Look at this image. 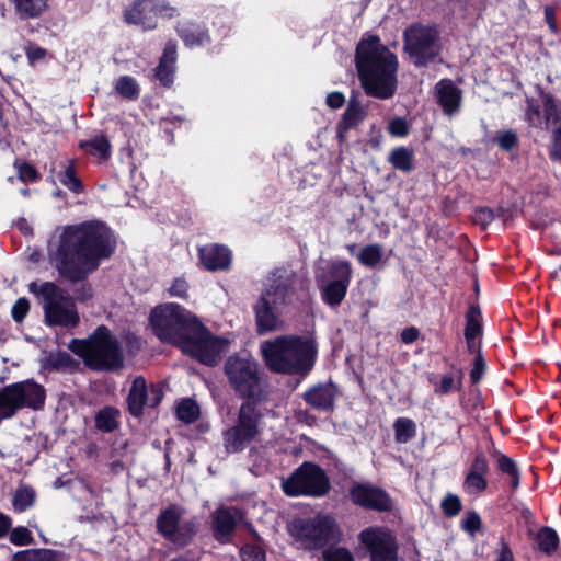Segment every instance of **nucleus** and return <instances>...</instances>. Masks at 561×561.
Returning a JSON list of instances; mask_svg holds the SVG:
<instances>
[{
    "label": "nucleus",
    "instance_id": "obj_5",
    "mask_svg": "<svg viewBox=\"0 0 561 561\" xmlns=\"http://www.w3.org/2000/svg\"><path fill=\"white\" fill-rule=\"evenodd\" d=\"M201 320L176 302L156 306L149 314L153 334L162 342L179 347Z\"/></svg>",
    "mask_w": 561,
    "mask_h": 561
},
{
    "label": "nucleus",
    "instance_id": "obj_6",
    "mask_svg": "<svg viewBox=\"0 0 561 561\" xmlns=\"http://www.w3.org/2000/svg\"><path fill=\"white\" fill-rule=\"evenodd\" d=\"M30 291L41 296L47 324L66 328L78 324L79 314L73 299L54 283H31Z\"/></svg>",
    "mask_w": 561,
    "mask_h": 561
},
{
    "label": "nucleus",
    "instance_id": "obj_23",
    "mask_svg": "<svg viewBox=\"0 0 561 561\" xmlns=\"http://www.w3.org/2000/svg\"><path fill=\"white\" fill-rule=\"evenodd\" d=\"M202 265L207 271H227L231 265V251L222 244H207L198 249Z\"/></svg>",
    "mask_w": 561,
    "mask_h": 561
},
{
    "label": "nucleus",
    "instance_id": "obj_2",
    "mask_svg": "<svg viewBox=\"0 0 561 561\" xmlns=\"http://www.w3.org/2000/svg\"><path fill=\"white\" fill-rule=\"evenodd\" d=\"M105 226L87 221L66 226L59 241L50 250V257L59 274L70 280H80L100 264L104 252Z\"/></svg>",
    "mask_w": 561,
    "mask_h": 561
},
{
    "label": "nucleus",
    "instance_id": "obj_35",
    "mask_svg": "<svg viewBox=\"0 0 561 561\" xmlns=\"http://www.w3.org/2000/svg\"><path fill=\"white\" fill-rule=\"evenodd\" d=\"M535 89L543 102V116L546 122H561V110L559 108L554 96L551 93L546 92L540 84H537Z\"/></svg>",
    "mask_w": 561,
    "mask_h": 561
},
{
    "label": "nucleus",
    "instance_id": "obj_50",
    "mask_svg": "<svg viewBox=\"0 0 561 561\" xmlns=\"http://www.w3.org/2000/svg\"><path fill=\"white\" fill-rule=\"evenodd\" d=\"M460 527L463 531L474 535L482 527L481 516L476 511L467 512L461 520Z\"/></svg>",
    "mask_w": 561,
    "mask_h": 561
},
{
    "label": "nucleus",
    "instance_id": "obj_58",
    "mask_svg": "<svg viewBox=\"0 0 561 561\" xmlns=\"http://www.w3.org/2000/svg\"><path fill=\"white\" fill-rule=\"evenodd\" d=\"M10 541L16 546L31 545L33 537L27 528L16 527L11 531Z\"/></svg>",
    "mask_w": 561,
    "mask_h": 561
},
{
    "label": "nucleus",
    "instance_id": "obj_47",
    "mask_svg": "<svg viewBox=\"0 0 561 561\" xmlns=\"http://www.w3.org/2000/svg\"><path fill=\"white\" fill-rule=\"evenodd\" d=\"M440 508L445 516L455 517L462 510V503L458 495L448 493L440 503Z\"/></svg>",
    "mask_w": 561,
    "mask_h": 561
},
{
    "label": "nucleus",
    "instance_id": "obj_43",
    "mask_svg": "<svg viewBox=\"0 0 561 561\" xmlns=\"http://www.w3.org/2000/svg\"><path fill=\"white\" fill-rule=\"evenodd\" d=\"M13 561H54V554L48 549H28L16 552Z\"/></svg>",
    "mask_w": 561,
    "mask_h": 561
},
{
    "label": "nucleus",
    "instance_id": "obj_37",
    "mask_svg": "<svg viewBox=\"0 0 561 561\" xmlns=\"http://www.w3.org/2000/svg\"><path fill=\"white\" fill-rule=\"evenodd\" d=\"M176 417L185 423L192 424L198 420L201 415L199 405L194 399L185 398L182 399L176 405Z\"/></svg>",
    "mask_w": 561,
    "mask_h": 561
},
{
    "label": "nucleus",
    "instance_id": "obj_26",
    "mask_svg": "<svg viewBox=\"0 0 561 561\" xmlns=\"http://www.w3.org/2000/svg\"><path fill=\"white\" fill-rule=\"evenodd\" d=\"M237 527V519L231 513V508L220 506L213 513L214 537L221 543L229 542L230 537Z\"/></svg>",
    "mask_w": 561,
    "mask_h": 561
},
{
    "label": "nucleus",
    "instance_id": "obj_21",
    "mask_svg": "<svg viewBox=\"0 0 561 561\" xmlns=\"http://www.w3.org/2000/svg\"><path fill=\"white\" fill-rule=\"evenodd\" d=\"M337 393V387L329 380L310 387L302 393V399L316 411L331 412L335 407Z\"/></svg>",
    "mask_w": 561,
    "mask_h": 561
},
{
    "label": "nucleus",
    "instance_id": "obj_48",
    "mask_svg": "<svg viewBox=\"0 0 561 561\" xmlns=\"http://www.w3.org/2000/svg\"><path fill=\"white\" fill-rule=\"evenodd\" d=\"M494 210L490 207H477L472 215V221L474 225L480 226L482 230H486L491 222L494 220Z\"/></svg>",
    "mask_w": 561,
    "mask_h": 561
},
{
    "label": "nucleus",
    "instance_id": "obj_8",
    "mask_svg": "<svg viewBox=\"0 0 561 561\" xmlns=\"http://www.w3.org/2000/svg\"><path fill=\"white\" fill-rule=\"evenodd\" d=\"M295 536L305 550H324L343 541V531L336 519L328 514H317L300 519L296 525Z\"/></svg>",
    "mask_w": 561,
    "mask_h": 561
},
{
    "label": "nucleus",
    "instance_id": "obj_9",
    "mask_svg": "<svg viewBox=\"0 0 561 561\" xmlns=\"http://www.w3.org/2000/svg\"><path fill=\"white\" fill-rule=\"evenodd\" d=\"M183 506L172 503L160 510L156 518V531L175 548L190 546L199 530L196 517L183 519Z\"/></svg>",
    "mask_w": 561,
    "mask_h": 561
},
{
    "label": "nucleus",
    "instance_id": "obj_61",
    "mask_svg": "<svg viewBox=\"0 0 561 561\" xmlns=\"http://www.w3.org/2000/svg\"><path fill=\"white\" fill-rule=\"evenodd\" d=\"M30 304L25 298H20L15 301L12 308V317L15 321L21 322L27 314Z\"/></svg>",
    "mask_w": 561,
    "mask_h": 561
},
{
    "label": "nucleus",
    "instance_id": "obj_15",
    "mask_svg": "<svg viewBox=\"0 0 561 561\" xmlns=\"http://www.w3.org/2000/svg\"><path fill=\"white\" fill-rule=\"evenodd\" d=\"M348 499L358 507L378 513H389L394 506L385 489L369 482H354L348 489Z\"/></svg>",
    "mask_w": 561,
    "mask_h": 561
},
{
    "label": "nucleus",
    "instance_id": "obj_32",
    "mask_svg": "<svg viewBox=\"0 0 561 561\" xmlns=\"http://www.w3.org/2000/svg\"><path fill=\"white\" fill-rule=\"evenodd\" d=\"M466 324L463 336L482 337L483 335V317L480 305L470 302L465 314Z\"/></svg>",
    "mask_w": 561,
    "mask_h": 561
},
{
    "label": "nucleus",
    "instance_id": "obj_45",
    "mask_svg": "<svg viewBox=\"0 0 561 561\" xmlns=\"http://www.w3.org/2000/svg\"><path fill=\"white\" fill-rule=\"evenodd\" d=\"M488 365L483 353H479L474 356L471 363V369L469 371V378L471 385H478L482 381L485 376Z\"/></svg>",
    "mask_w": 561,
    "mask_h": 561
},
{
    "label": "nucleus",
    "instance_id": "obj_44",
    "mask_svg": "<svg viewBox=\"0 0 561 561\" xmlns=\"http://www.w3.org/2000/svg\"><path fill=\"white\" fill-rule=\"evenodd\" d=\"M176 66H170L168 64L158 62L154 68V78L163 88H171L174 82Z\"/></svg>",
    "mask_w": 561,
    "mask_h": 561
},
{
    "label": "nucleus",
    "instance_id": "obj_49",
    "mask_svg": "<svg viewBox=\"0 0 561 561\" xmlns=\"http://www.w3.org/2000/svg\"><path fill=\"white\" fill-rule=\"evenodd\" d=\"M526 121L529 123V125L538 127L542 123V115L540 105L537 100L534 98H527L526 99Z\"/></svg>",
    "mask_w": 561,
    "mask_h": 561
},
{
    "label": "nucleus",
    "instance_id": "obj_41",
    "mask_svg": "<svg viewBox=\"0 0 561 561\" xmlns=\"http://www.w3.org/2000/svg\"><path fill=\"white\" fill-rule=\"evenodd\" d=\"M382 255V249L379 244H367L360 250L358 260L363 265L374 268L380 263Z\"/></svg>",
    "mask_w": 561,
    "mask_h": 561
},
{
    "label": "nucleus",
    "instance_id": "obj_10",
    "mask_svg": "<svg viewBox=\"0 0 561 561\" xmlns=\"http://www.w3.org/2000/svg\"><path fill=\"white\" fill-rule=\"evenodd\" d=\"M282 489L287 496L319 499L329 493L331 482L325 470L320 465L312 461H304L282 482Z\"/></svg>",
    "mask_w": 561,
    "mask_h": 561
},
{
    "label": "nucleus",
    "instance_id": "obj_3",
    "mask_svg": "<svg viewBox=\"0 0 561 561\" xmlns=\"http://www.w3.org/2000/svg\"><path fill=\"white\" fill-rule=\"evenodd\" d=\"M355 66L365 93L388 100L398 88L399 61L397 55L377 35L362 38L355 50Z\"/></svg>",
    "mask_w": 561,
    "mask_h": 561
},
{
    "label": "nucleus",
    "instance_id": "obj_18",
    "mask_svg": "<svg viewBox=\"0 0 561 561\" xmlns=\"http://www.w3.org/2000/svg\"><path fill=\"white\" fill-rule=\"evenodd\" d=\"M489 472L490 462L486 455L482 450H477L462 482L465 493L477 495L485 492L489 486Z\"/></svg>",
    "mask_w": 561,
    "mask_h": 561
},
{
    "label": "nucleus",
    "instance_id": "obj_39",
    "mask_svg": "<svg viewBox=\"0 0 561 561\" xmlns=\"http://www.w3.org/2000/svg\"><path fill=\"white\" fill-rule=\"evenodd\" d=\"M394 439L397 443L404 444L416 435V424L409 417H398L393 424Z\"/></svg>",
    "mask_w": 561,
    "mask_h": 561
},
{
    "label": "nucleus",
    "instance_id": "obj_57",
    "mask_svg": "<svg viewBox=\"0 0 561 561\" xmlns=\"http://www.w3.org/2000/svg\"><path fill=\"white\" fill-rule=\"evenodd\" d=\"M14 167L18 171V175L21 181L27 182L37 180L38 173L33 165L26 162L16 161L14 163Z\"/></svg>",
    "mask_w": 561,
    "mask_h": 561
},
{
    "label": "nucleus",
    "instance_id": "obj_64",
    "mask_svg": "<svg viewBox=\"0 0 561 561\" xmlns=\"http://www.w3.org/2000/svg\"><path fill=\"white\" fill-rule=\"evenodd\" d=\"M420 336V330L416 327H408L400 333V340L404 344H412Z\"/></svg>",
    "mask_w": 561,
    "mask_h": 561
},
{
    "label": "nucleus",
    "instance_id": "obj_63",
    "mask_svg": "<svg viewBox=\"0 0 561 561\" xmlns=\"http://www.w3.org/2000/svg\"><path fill=\"white\" fill-rule=\"evenodd\" d=\"M495 561H514L513 551L504 538L500 539V549Z\"/></svg>",
    "mask_w": 561,
    "mask_h": 561
},
{
    "label": "nucleus",
    "instance_id": "obj_56",
    "mask_svg": "<svg viewBox=\"0 0 561 561\" xmlns=\"http://www.w3.org/2000/svg\"><path fill=\"white\" fill-rule=\"evenodd\" d=\"M549 158L551 161L561 162V125L552 131Z\"/></svg>",
    "mask_w": 561,
    "mask_h": 561
},
{
    "label": "nucleus",
    "instance_id": "obj_17",
    "mask_svg": "<svg viewBox=\"0 0 561 561\" xmlns=\"http://www.w3.org/2000/svg\"><path fill=\"white\" fill-rule=\"evenodd\" d=\"M164 392L158 385H151L148 389L147 381L142 376H137L131 382L127 396L128 411L134 417L144 414V408L156 409L162 401Z\"/></svg>",
    "mask_w": 561,
    "mask_h": 561
},
{
    "label": "nucleus",
    "instance_id": "obj_22",
    "mask_svg": "<svg viewBox=\"0 0 561 561\" xmlns=\"http://www.w3.org/2000/svg\"><path fill=\"white\" fill-rule=\"evenodd\" d=\"M437 104L445 115L451 117L457 114L462 104V91L451 79H440L434 87Z\"/></svg>",
    "mask_w": 561,
    "mask_h": 561
},
{
    "label": "nucleus",
    "instance_id": "obj_59",
    "mask_svg": "<svg viewBox=\"0 0 561 561\" xmlns=\"http://www.w3.org/2000/svg\"><path fill=\"white\" fill-rule=\"evenodd\" d=\"M188 283L184 277H176L169 288V294L181 299L188 298Z\"/></svg>",
    "mask_w": 561,
    "mask_h": 561
},
{
    "label": "nucleus",
    "instance_id": "obj_31",
    "mask_svg": "<svg viewBox=\"0 0 561 561\" xmlns=\"http://www.w3.org/2000/svg\"><path fill=\"white\" fill-rule=\"evenodd\" d=\"M534 539L537 550L547 556L553 554L560 545V538L557 530L550 526H542L534 535Z\"/></svg>",
    "mask_w": 561,
    "mask_h": 561
},
{
    "label": "nucleus",
    "instance_id": "obj_40",
    "mask_svg": "<svg viewBox=\"0 0 561 561\" xmlns=\"http://www.w3.org/2000/svg\"><path fill=\"white\" fill-rule=\"evenodd\" d=\"M116 92L126 100H137L140 94L139 85L135 78L130 76L121 77L115 84Z\"/></svg>",
    "mask_w": 561,
    "mask_h": 561
},
{
    "label": "nucleus",
    "instance_id": "obj_54",
    "mask_svg": "<svg viewBox=\"0 0 561 561\" xmlns=\"http://www.w3.org/2000/svg\"><path fill=\"white\" fill-rule=\"evenodd\" d=\"M388 131L393 137H405L410 126L404 117H394L388 124Z\"/></svg>",
    "mask_w": 561,
    "mask_h": 561
},
{
    "label": "nucleus",
    "instance_id": "obj_55",
    "mask_svg": "<svg viewBox=\"0 0 561 561\" xmlns=\"http://www.w3.org/2000/svg\"><path fill=\"white\" fill-rule=\"evenodd\" d=\"M178 61V44L174 39H169L162 54L159 58V62L168 64L170 66H175Z\"/></svg>",
    "mask_w": 561,
    "mask_h": 561
},
{
    "label": "nucleus",
    "instance_id": "obj_51",
    "mask_svg": "<svg viewBox=\"0 0 561 561\" xmlns=\"http://www.w3.org/2000/svg\"><path fill=\"white\" fill-rule=\"evenodd\" d=\"M59 180L65 186L75 193H80L82 191V183L77 178L72 165L65 169V171L59 175Z\"/></svg>",
    "mask_w": 561,
    "mask_h": 561
},
{
    "label": "nucleus",
    "instance_id": "obj_34",
    "mask_svg": "<svg viewBox=\"0 0 561 561\" xmlns=\"http://www.w3.org/2000/svg\"><path fill=\"white\" fill-rule=\"evenodd\" d=\"M124 366L123 350L107 329V373H118Z\"/></svg>",
    "mask_w": 561,
    "mask_h": 561
},
{
    "label": "nucleus",
    "instance_id": "obj_25",
    "mask_svg": "<svg viewBox=\"0 0 561 561\" xmlns=\"http://www.w3.org/2000/svg\"><path fill=\"white\" fill-rule=\"evenodd\" d=\"M367 115L366 110L360 102L352 96L348 101L347 107L344 111L341 119L336 125V135L340 142L346 139V133L356 128L365 119Z\"/></svg>",
    "mask_w": 561,
    "mask_h": 561
},
{
    "label": "nucleus",
    "instance_id": "obj_38",
    "mask_svg": "<svg viewBox=\"0 0 561 561\" xmlns=\"http://www.w3.org/2000/svg\"><path fill=\"white\" fill-rule=\"evenodd\" d=\"M12 385L0 389V421L13 417L18 412Z\"/></svg>",
    "mask_w": 561,
    "mask_h": 561
},
{
    "label": "nucleus",
    "instance_id": "obj_24",
    "mask_svg": "<svg viewBox=\"0 0 561 561\" xmlns=\"http://www.w3.org/2000/svg\"><path fill=\"white\" fill-rule=\"evenodd\" d=\"M448 367L450 373L442 375L439 380H437L436 376L428 377V382L433 386L434 393L438 397L461 392L463 389V368L455 363H449Z\"/></svg>",
    "mask_w": 561,
    "mask_h": 561
},
{
    "label": "nucleus",
    "instance_id": "obj_33",
    "mask_svg": "<svg viewBox=\"0 0 561 561\" xmlns=\"http://www.w3.org/2000/svg\"><path fill=\"white\" fill-rule=\"evenodd\" d=\"M250 531L253 536L254 542H245L242 545L239 550L241 561H265L266 551L263 539L253 527H251Z\"/></svg>",
    "mask_w": 561,
    "mask_h": 561
},
{
    "label": "nucleus",
    "instance_id": "obj_42",
    "mask_svg": "<svg viewBox=\"0 0 561 561\" xmlns=\"http://www.w3.org/2000/svg\"><path fill=\"white\" fill-rule=\"evenodd\" d=\"M36 493L30 486H23L16 490L13 497V506L18 512H24L34 504Z\"/></svg>",
    "mask_w": 561,
    "mask_h": 561
},
{
    "label": "nucleus",
    "instance_id": "obj_46",
    "mask_svg": "<svg viewBox=\"0 0 561 561\" xmlns=\"http://www.w3.org/2000/svg\"><path fill=\"white\" fill-rule=\"evenodd\" d=\"M322 561H355L346 547L329 546L322 551Z\"/></svg>",
    "mask_w": 561,
    "mask_h": 561
},
{
    "label": "nucleus",
    "instance_id": "obj_62",
    "mask_svg": "<svg viewBox=\"0 0 561 561\" xmlns=\"http://www.w3.org/2000/svg\"><path fill=\"white\" fill-rule=\"evenodd\" d=\"M325 103L330 108L337 110L344 105L345 96L342 92L333 91L327 95Z\"/></svg>",
    "mask_w": 561,
    "mask_h": 561
},
{
    "label": "nucleus",
    "instance_id": "obj_36",
    "mask_svg": "<svg viewBox=\"0 0 561 561\" xmlns=\"http://www.w3.org/2000/svg\"><path fill=\"white\" fill-rule=\"evenodd\" d=\"M16 12L24 18H37L48 9L49 0H13Z\"/></svg>",
    "mask_w": 561,
    "mask_h": 561
},
{
    "label": "nucleus",
    "instance_id": "obj_29",
    "mask_svg": "<svg viewBox=\"0 0 561 561\" xmlns=\"http://www.w3.org/2000/svg\"><path fill=\"white\" fill-rule=\"evenodd\" d=\"M492 456L495 458V467L499 473L507 477L511 491L516 492L522 483V470L518 463L502 451L495 449Z\"/></svg>",
    "mask_w": 561,
    "mask_h": 561
},
{
    "label": "nucleus",
    "instance_id": "obj_60",
    "mask_svg": "<svg viewBox=\"0 0 561 561\" xmlns=\"http://www.w3.org/2000/svg\"><path fill=\"white\" fill-rule=\"evenodd\" d=\"M25 54L30 64L33 65L36 61L43 60L47 55V50L35 44H28L25 48Z\"/></svg>",
    "mask_w": 561,
    "mask_h": 561
},
{
    "label": "nucleus",
    "instance_id": "obj_13",
    "mask_svg": "<svg viewBox=\"0 0 561 561\" xmlns=\"http://www.w3.org/2000/svg\"><path fill=\"white\" fill-rule=\"evenodd\" d=\"M178 15L176 8L167 0H135L124 11L127 24L139 25L144 31H152L158 26V19H172Z\"/></svg>",
    "mask_w": 561,
    "mask_h": 561
},
{
    "label": "nucleus",
    "instance_id": "obj_1",
    "mask_svg": "<svg viewBox=\"0 0 561 561\" xmlns=\"http://www.w3.org/2000/svg\"><path fill=\"white\" fill-rule=\"evenodd\" d=\"M224 373L234 396L242 400L236 423L222 432L227 454H239L261 435L263 414L257 404L266 399V379L259 362L247 352L229 355Z\"/></svg>",
    "mask_w": 561,
    "mask_h": 561
},
{
    "label": "nucleus",
    "instance_id": "obj_20",
    "mask_svg": "<svg viewBox=\"0 0 561 561\" xmlns=\"http://www.w3.org/2000/svg\"><path fill=\"white\" fill-rule=\"evenodd\" d=\"M175 32L185 47L202 48L211 44V36L206 23L194 20L179 22Z\"/></svg>",
    "mask_w": 561,
    "mask_h": 561
},
{
    "label": "nucleus",
    "instance_id": "obj_12",
    "mask_svg": "<svg viewBox=\"0 0 561 561\" xmlns=\"http://www.w3.org/2000/svg\"><path fill=\"white\" fill-rule=\"evenodd\" d=\"M316 280L322 301L332 309L337 308L344 301L352 280L351 263L334 261L327 274L317 276Z\"/></svg>",
    "mask_w": 561,
    "mask_h": 561
},
{
    "label": "nucleus",
    "instance_id": "obj_28",
    "mask_svg": "<svg viewBox=\"0 0 561 561\" xmlns=\"http://www.w3.org/2000/svg\"><path fill=\"white\" fill-rule=\"evenodd\" d=\"M295 294L293 282L289 278L277 277L262 296H266L275 307H285L293 302Z\"/></svg>",
    "mask_w": 561,
    "mask_h": 561
},
{
    "label": "nucleus",
    "instance_id": "obj_4",
    "mask_svg": "<svg viewBox=\"0 0 561 561\" xmlns=\"http://www.w3.org/2000/svg\"><path fill=\"white\" fill-rule=\"evenodd\" d=\"M318 352L313 333L283 334L261 344L262 358L270 371L301 378L313 369Z\"/></svg>",
    "mask_w": 561,
    "mask_h": 561
},
{
    "label": "nucleus",
    "instance_id": "obj_19",
    "mask_svg": "<svg viewBox=\"0 0 561 561\" xmlns=\"http://www.w3.org/2000/svg\"><path fill=\"white\" fill-rule=\"evenodd\" d=\"M11 385L18 411L22 409L39 410L44 407L46 391L42 385L31 379Z\"/></svg>",
    "mask_w": 561,
    "mask_h": 561
},
{
    "label": "nucleus",
    "instance_id": "obj_53",
    "mask_svg": "<svg viewBox=\"0 0 561 561\" xmlns=\"http://www.w3.org/2000/svg\"><path fill=\"white\" fill-rule=\"evenodd\" d=\"M80 147L89 153L103 159L105 157V140L103 137H96L89 141H82Z\"/></svg>",
    "mask_w": 561,
    "mask_h": 561
},
{
    "label": "nucleus",
    "instance_id": "obj_27",
    "mask_svg": "<svg viewBox=\"0 0 561 561\" xmlns=\"http://www.w3.org/2000/svg\"><path fill=\"white\" fill-rule=\"evenodd\" d=\"M277 308L278 307H275L266 296L261 295L253 307L257 332L260 334L276 330L278 316L275 309Z\"/></svg>",
    "mask_w": 561,
    "mask_h": 561
},
{
    "label": "nucleus",
    "instance_id": "obj_14",
    "mask_svg": "<svg viewBox=\"0 0 561 561\" xmlns=\"http://www.w3.org/2000/svg\"><path fill=\"white\" fill-rule=\"evenodd\" d=\"M358 541L370 561H399V545L388 528H365L358 534Z\"/></svg>",
    "mask_w": 561,
    "mask_h": 561
},
{
    "label": "nucleus",
    "instance_id": "obj_11",
    "mask_svg": "<svg viewBox=\"0 0 561 561\" xmlns=\"http://www.w3.org/2000/svg\"><path fill=\"white\" fill-rule=\"evenodd\" d=\"M229 345V341L211 331L199 321L193 331L179 345V350L198 363L214 367L218 364L221 354Z\"/></svg>",
    "mask_w": 561,
    "mask_h": 561
},
{
    "label": "nucleus",
    "instance_id": "obj_30",
    "mask_svg": "<svg viewBox=\"0 0 561 561\" xmlns=\"http://www.w3.org/2000/svg\"><path fill=\"white\" fill-rule=\"evenodd\" d=\"M387 161L394 170L410 174L415 170L414 149L407 146L393 147L388 154Z\"/></svg>",
    "mask_w": 561,
    "mask_h": 561
},
{
    "label": "nucleus",
    "instance_id": "obj_16",
    "mask_svg": "<svg viewBox=\"0 0 561 561\" xmlns=\"http://www.w3.org/2000/svg\"><path fill=\"white\" fill-rule=\"evenodd\" d=\"M69 350L91 369L102 370L105 367V327H98L88 339H73Z\"/></svg>",
    "mask_w": 561,
    "mask_h": 561
},
{
    "label": "nucleus",
    "instance_id": "obj_7",
    "mask_svg": "<svg viewBox=\"0 0 561 561\" xmlns=\"http://www.w3.org/2000/svg\"><path fill=\"white\" fill-rule=\"evenodd\" d=\"M403 50L416 68L428 67L442 53L439 31L436 26L412 23L403 32Z\"/></svg>",
    "mask_w": 561,
    "mask_h": 561
},
{
    "label": "nucleus",
    "instance_id": "obj_52",
    "mask_svg": "<svg viewBox=\"0 0 561 561\" xmlns=\"http://www.w3.org/2000/svg\"><path fill=\"white\" fill-rule=\"evenodd\" d=\"M496 144L502 150L511 151L518 146V137L512 129L501 131L496 138Z\"/></svg>",
    "mask_w": 561,
    "mask_h": 561
}]
</instances>
